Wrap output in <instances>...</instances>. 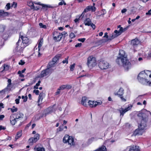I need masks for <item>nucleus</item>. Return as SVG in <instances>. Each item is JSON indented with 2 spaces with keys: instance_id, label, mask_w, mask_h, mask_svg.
<instances>
[{
  "instance_id": "obj_1",
  "label": "nucleus",
  "mask_w": 151,
  "mask_h": 151,
  "mask_svg": "<svg viewBox=\"0 0 151 151\" xmlns=\"http://www.w3.org/2000/svg\"><path fill=\"white\" fill-rule=\"evenodd\" d=\"M119 56L116 60V62L120 65H122L124 69L127 70L131 67V64L128 59L127 55L123 50L119 51Z\"/></svg>"
},
{
  "instance_id": "obj_2",
  "label": "nucleus",
  "mask_w": 151,
  "mask_h": 151,
  "mask_svg": "<svg viewBox=\"0 0 151 151\" xmlns=\"http://www.w3.org/2000/svg\"><path fill=\"white\" fill-rule=\"evenodd\" d=\"M28 42L27 37L21 36L17 43L16 47L15 49V52L18 55H21L24 48L27 45Z\"/></svg>"
},
{
  "instance_id": "obj_3",
  "label": "nucleus",
  "mask_w": 151,
  "mask_h": 151,
  "mask_svg": "<svg viewBox=\"0 0 151 151\" xmlns=\"http://www.w3.org/2000/svg\"><path fill=\"white\" fill-rule=\"evenodd\" d=\"M145 114L140 113L138 114V116H142L141 123L138 126V128L135 131L134 134V135H141L144 132V129L146 126V122L148 120L147 118H143Z\"/></svg>"
},
{
  "instance_id": "obj_4",
  "label": "nucleus",
  "mask_w": 151,
  "mask_h": 151,
  "mask_svg": "<svg viewBox=\"0 0 151 151\" xmlns=\"http://www.w3.org/2000/svg\"><path fill=\"white\" fill-rule=\"evenodd\" d=\"M24 114L20 112H17L15 114H13L10 116V121L12 125H14L18 119H21L24 117Z\"/></svg>"
},
{
  "instance_id": "obj_5",
  "label": "nucleus",
  "mask_w": 151,
  "mask_h": 151,
  "mask_svg": "<svg viewBox=\"0 0 151 151\" xmlns=\"http://www.w3.org/2000/svg\"><path fill=\"white\" fill-rule=\"evenodd\" d=\"M53 70L52 68L48 65L47 66V68L45 69L42 70L41 72V73L37 76V78L47 77L52 73Z\"/></svg>"
},
{
  "instance_id": "obj_6",
  "label": "nucleus",
  "mask_w": 151,
  "mask_h": 151,
  "mask_svg": "<svg viewBox=\"0 0 151 151\" xmlns=\"http://www.w3.org/2000/svg\"><path fill=\"white\" fill-rule=\"evenodd\" d=\"M63 142L64 143H68L70 146H74L75 143L74 138L71 136L66 134L63 139Z\"/></svg>"
},
{
  "instance_id": "obj_7",
  "label": "nucleus",
  "mask_w": 151,
  "mask_h": 151,
  "mask_svg": "<svg viewBox=\"0 0 151 151\" xmlns=\"http://www.w3.org/2000/svg\"><path fill=\"white\" fill-rule=\"evenodd\" d=\"M87 65L89 67L94 66L96 64V60L95 58L92 56H89L88 58Z\"/></svg>"
},
{
  "instance_id": "obj_8",
  "label": "nucleus",
  "mask_w": 151,
  "mask_h": 151,
  "mask_svg": "<svg viewBox=\"0 0 151 151\" xmlns=\"http://www.w3.org/2000/svg\"><path fill=\"white\" fill-rule=\"evenodd\" d=\"M7 82L8 84L6 87L4 89L0 91V96L4 94L6 91L11 90L12 88L11 80L10 79H8Z\"/></svg>"
},
{
  "instance_id": "obj_9",
  "label": "nucleus",
  "mask_w": 151,
  "mask_h": 151,
  "mask_svg": "<svg viewBox=\"0 0 151 151\" xmlns=\"http://www.w3.org/2000/svg\"><path fill=\"white\" fill-rule=\"evenodd\" d=\"M40 138V135L38 134H35L34 137L30 138L28 140V143L30 145H33L34 143L36 142Z\"/></svg>"
},
{
  "instance_id": "obj_10",
  "label": "nucleus",
  "mask_w": 151,
  "mask_h": 151,
  "mask_svg": "<svg viewBox=\"0 0 151 151\" xmlns=\"http://www.w3.org/2000/svg\"><path fill=\"white\" fill-rule=\"evenodd\" d=\"M132 105L131 104H129L128 105L127 107L125 109H124L122 107L119 109L118 110L120 113V116L122 117L125 113L131 109H132Z\"/></svg>"
},
{
  "instance_id": "obj_11",
  "label": "nucleus",
  "mask_w": 151,
  "mask_h": 151,
  "mask_svg": "<svg viewBox=\"0 0 151 151\" xmlns=\"http://www.w3.org/2000/svg\"><path fill=\"white\" fill-rule=\"evenodd\" d=\"M99 67L101 69H106L109 67V63L105 60L101 61L99 63Z\"/></svg>"
},
{
  "instance_id": "obj_12",
  "label": "nucleus",
  "mask_w": 151,
  "mask_h": 151,
  "mask_svg": "<svg viewBox=\"0 0 151 151\" xmlns=\"http://www.w3.org/2000/svg\"><path fill=\"white\" fill-rule=\"evenodd\" d=\"M140 41L138 39L135 38L132 40L131 42V45H132L131 49L133 50L134 52L136 51V48L137 47L140 43Z\"/></svg>"
},
{
  "instance_id": "obj_13",
  "label": "nucleus",
  "mask_w": 151,
  "mask_h": 151,
  "mask_svg": "<svg viewBox=\"0 0 151 151\" xmlns=\"http://www.w3.org/2000/svg\"><path fill=\"white\" fill-rule=\"evenodd\" d=\"M123 31V28L122 27H120L118 31L117 30H115L114 32V34H113L111 36H110L108 39L112 40L118 36L120 35Z\"/></svg>"
},
{
  "instance_id": "obj_14",
  "label": "nucleus",
  "mask_w": 151,
  "mask_h": 151,
  "mask_svg": "<svg viewBox=\"0 0 151 151\" xmlns=\"http://www.w3.org/2000/svg\"><path fill=\"white\" fill-rule=\"evenodd\" d=\"M102 102L101 101H92L89 100L88 102V104L90 107L91 108L95 107L97 106L101 105Z\"/></svg>"
},
{
  "instance_id": "obj_15",
  "label": "nucleus",
  "mask_w": 151,
  "mask_h": 151,
  "mask_svg": "<svg viewBox=\"0 0 151 151\" xmlns=\"http://www.w3.org/2000/svg\"><path fill=\"white\" fill-rule=\"evenodd\" d=\"M43 40L42 38H40L39 40V43L38 44V50H37V48H34L35 52V55L38 54V56L40 57L41 56V54L39 52L40 47L42 46L43 44Z\"/></svg>"
},
{
  "instance_id": "obj_16",
  "label": "nucleus",
  "mask_w": 151,
  "mask_h": 151,
  "mask_svg": "<svg viewBox=\"0 0 151 151\" xmlns=\"http://www.w3.org/2000/svg\"><path fill=\"white\" fill-rule=\"evenodd\" d=\"M53 37L55 41H59L62 37V35L59 32L55 31L54 32Z\"/></svg>"
},
{
  "instance_id": "obj_17",
  "label": "nucleus",
  "mask_w": 151,
  "mask_h": 151,
  "mask_svg": "<svg viewBox=\"0 0 151 151\" xmlns=\"http://www.w3.org/2000/svg\"><path fill=\"white\" fill-rule=\"evenodd\" d=\"M124 151H140L139 147L137 146H130L127 147Z\"/></svg>"
},
{
  "instance_id": "obj_18",
  "label": "nucleus",
  "mask_w": 151,
  "mask_h": 151,
  "mask_svg": "<svg viewBox=\"0 0 151 151\" xmlns=\"http://www.w3.org/2000/svg\"><path fill=\"white\" fill-rule=\"evenodd\" d=\"M60 56L61 55L60 54L56 55L52 59V61L49 63L48 65L52 68L54 64L57 61Z\"/></svg>"
},
{
  "instance_id": "obj_19",
  "label": "nucleus",
  "mask_w": 151,
  "mask_h": 151,
  "mask_svg": "<svg viewBox=\"0 0 151 151\" xmlns=\"http://www.w3.org/2000/svg\"><path fill=\"white\" fill-rule=\"evenodd\" d=\"M146 78H138V79L141 83L144 85L151 86V81H148Z\"/></svg>"
},
{
  "instance_id": "obj_20",
  "label": "nucleus",
  "mask_w": 151,
  "mask_h": 151,
  "mask_svg": "<svg viewBox=\"0 0 151 151\" xmlns=\"http://www.w3.org/2000/svg\"><path fill=\"white\" fill-rule=\"evenodd\" d=\"M42 6L41 9L44 12H46L49 8H52V7L51 5L49 4H41Z\"/></svg>"
},
{
  "instance_id": "obj_21",
  "label": "nucleus",
  "mask_w": 151,
  "mask_h": 151,
  "mask_svg": "<svg viewBox=\"0 0 151 151\" xmlns=\"http://www.w3.org/2000/svg\"><path fill=\"white\" fill-rule=\"evenodd\" d=\"M42 3L40 2H34L32 9L35 10H38L40 8V6H41Z\"/></svg>"
},
{
  "instance_id": "obj_22",
  "label": "nucleus",
  "mask_w": 151,
  "mask_h": 151,
  "mask_svg": "<svg viewBox=\"0 0 151 151\" xmlns=\"http://www.w3.org/2000/svg\"><path fill=\"white\" fill-rule=\"evenodd\" d=\"M34 150L35 151H45L44 148L41 145H37L35 147Z\"/></svg>"
},
{
  "instance_id": "obj_23",
  "label": "nucleus",
  "mask_w": 151,
  "mask_h": 151,
  "mask_svg": "<svg viewBox=\"0 0 151 151\" xmlns=\"http://www.w3.org/2000/svg\"><path fill=\"white\" fill-rule=\"evenodd\" d=\"M45 94L43 93H40L38 97V105H40V103H41L43 99L45 97Z\"/></svg>"
},
{
  "instance_id": "obj_24",
  "label": "nucleus",
  "mask_w": 151,
  "mask_h": 151,
  "mask_svg": "<svg viewBox=\"0 0 151 151\" xmlns=\"http://www.w3.org/2000/svg\"><path fill=\"white\" fill-rule=\"evenodd\" d=\"M89 101H88L87 98L85 97H83L82 98V100L81 101V103L82 104L83 106L86 107L88 105V102Z\"/></svg>"
},
{
  "instance_id": "obj_25",
  "label": "nucleus",
  "mask_w": 151,
  "mask_h": 151,
  "mask_svg": "<svg viewBox=\"0 0 151 151\" xmlns=\"http://www.w3.org/2000/svg\"><path fill=\"white\" fill-rule=\"evenodd\" d=\"M96 10V7L93 6H88L84 10V12H86L89 11L94 12Z\"/></svg>"
},
{
  "instance_id": "obj_26",
  "label": "nucleus",
  "mask_w": 151,
  "mask_h": 151,
  "mask_svg": "<svg viewBox=\"0 0 151 151\" xmlns=\"http://www.w3.org/2000/svg\"><path fill=\"white\" fill-rule=\"evenodd\" d=\"M138 78H147L145 73V71H143L140 72L138 76Z\"/></svg>"
},
{
  "instance_id": "obj_27",
  "label": "nucleus",
  "mask_w": 151,
  "mask_h": 151,
  "mask_svg": "<svg viewBox=\"0 0 151 151\" xmlns=\"http://www.w3.org/2000/svg\"><path fill=\"white\" fill-rule=\"evenodd\" d=\"M124 89L122 88H120L118 91L116 93H115V95H118L119 96L123 95L124 94Z\"/></svg>"
},
{
  "instance_id": "obj_28",
  "label": "nucleus",
  "mask_w": 151,
  "mask_h": 151,
  "mask_svg": "<svg viewBox=\"0 0 151 151\" xmlns=\"http://www.w3.org/2000/svg\"><path fill=\"white\" fill-rule=\"evenodd\" d=\"M84 23L85 25L90 26L91 24V19L89 18H87L84 21Z\"/></svg>"
},
{
  "instance_id": "obj_29",
  "label": "nucleus",
  "mask_w": 151,
  "mask_h": 151,
  "mask_svg": "<svg viewBox=\"0 0 151 151\" xmlns=\"http://www.w3.org/2000/svg\"><path fill=\"white\" fill-rule=\"evenodd\" d=\"M106 147L104 146H103L101 147L96 150L93 151H106Z\"/></svg>"
},
{
  "instance_id": "obj_30",
  "label": "nucleus",
  "mask_w": 151,
  "mask_h": 151,
  "mask_svg": "<svg viewBox=\"0 0 151 151\" xmlns=\"http://www.w3.org/2000/svg\"><path fill=\"white\" fill-rule=\"evenodd\" d=\"M1 68L3 69L2 71H6L9 70V67L8 65L7 64H5L1 67Z\"/></svg>"
},
{
  "instance_id": "obj_31",
  "label": "nucleus",
  "mask_w": 151,
  "mask_h": 151,
  "mask_svg": "<svg viewBox=\"0 0 151 151\" xmlns=\"http://www.w3.org/2000/svg\"><path fill=\"white\" fill-rule=\"evenodd\" d=\"M22 132L21 131H20L18 132L16 136L15 139H17L19 138H20L22 135Z\"/></svg>"
},
{
  "instance_id": "obj_32",
  "label": "nucleus",
  "mask_w": 151,
  "mask_h": 151,
  "mask_svg": "<svg viewBox=\"0 0 151 151\" xmlns=\"http://www.w3.org/2000/svg\"><path fill=\"white\" fill-rule=\"evenodd\" d=\"M69 112V110L68 109L66 108L64 112L63 113V114L62 116L63 117H64L68 114Z\"/></svg>"
},
{
  "instance_id": "obj_33",
  "label": "nucleus",
  "mask_w": 151,
  "mask_h": 151,
  "mask_svg": "<svg viewBox=\"0 0 151 151\" xmlns=\"http://www.w3.org/2000/svg\"><path fill=\"white\" fill-rule=\"evenodd\" d=\"M27 4L30 7L31 9H32L34 4V2H33L30 1H29L27 2Z\"/></svg>"
},
{
  "instance_id": "obj_34",
  "label": "nucleus",
  "mask_w": 151,
  "mask_h": 151,
  "mask_svg": "<svg viewBox=\"0 0 151 151\" xmlns=\"http://www.w3.org/2000/svg\"><path fill=\"white\" fill-rule=\"evenodd\" d=\"M145 73L147 78L149 76L150 78L151 79V71L149 70H146L145 71Z\"/></svg>"
},
{
  "instance_id": "obj_35",
  "label": "nucleus",
  "mask_w": 151,
  "mask_h": 151,
  "mask_svg": "<svg viewBox=\"0 0 151 151\" xmlns=\"http://www.w3.org/2000/svg\"><path fill=\"white\" fill-rule=\"evenodd\" d=\"M143 97V95H139L136 98V100L137 101H141L142 100Z\"/></svg>"
},
{
  "instance_id": "obj_36",
  "label": "nucleus",
  "mask_w": 151,
  "mask_h": 151,
  "mask_svg": "<svg viewBox=\"0 0 151 151\" xmlns=\"http://www.w3.org/2000/svg\"><path fill=\"white\" fill-rule=\"evenodd\" d=\"M8 15L7 12H5L3 11H0V16H5Z\"/></svg>"
},
{
  "instance_id": "obj_37",
  "label": "nucleus",
  "mask_w": 151,
  "mask_h": 151,
  "mask_svg": "<svg viewBox=\"0 0 151 151\" xmlns=\"http://www.w3.org/2000/svg\"><path fill=\"white\" fill-rule=\"evenodd\" d=\"M39 25L40 28H41L45 29H46V28H47V27L46 25H44V24H43L42 23H39Z\"/></svg>"
},
{
  "instance_id": "obj_38",
  "label": "nucleus",
  "mask_w": 151,
  "mask_h": 151,
  "mask_svg": "<svg viewBox=\"0 0 151 151\" xmlns=\"http://www.w3.org/2000/svg\"><path fill=\"white\" fill-rule=\"evenodd\" d=\"M111 35L109 36V37H108V33L107 32H106L104 33V36L103 37H106V38H107V39L106 40L105 42L108 41L109 40H109V37L110 36H111Z\"/></svg>"
},
{
  "instance_id": "obj_39",
  "label": "nucleus",
  "mask_w": 151,
  "mask_h": 151,
  "mask_svg": "<svg viewBox=\"0 0 151 151\" xmlns=\"http://www.w3.org/2000/svg\"><path fill=\"white\" fill-rule=\"evenodd\" d=\"M11 110L12 112L13 113L16 112L17 111V108H15L14 106H13L12 108L10 109Z\"/></svg>"
},
{
  "instance_id": "obj_40",
  "label": "nucleus",
  "mask_w": 151,
  "mask_h": 151,
  "mask_svg": "<svg viewBox=\"0 0 151 151\" xmlns=\"http://www.w3.org/2000/svg\"><path fill=\"white\" fill-rule=\"evenodd\" d=\"M5 29V26L3 25H0V32H3Z\"/></svg>"
},
{
  "instance_id": "obj_41",
  "label": "nucleus",
  "mask_w": 151,
  "mask_h": 151,
  "mask_svg": "<svg viewBox=\"0 0 151 151\" xmlns=\"http://www.w3.org/2000/svg\"><path fill=\"white\" fill-rule=\"evenodd\" d=\"M75 65V63H74L73 64L70 65V70L71 71H73L74 70Z\"/></svg>"
},
{
  "instance_id": "obj_42",
  "label": "nucleus",
  "mask_w": 151,
  "mask_h": 151,
  "mask_svg": "<svg viewBox=\"0 0 151 151\" xmlns=\"http://www.w3.org/2000/svg\"><path fill=\"white\" fill-rule=\"evenodd\" d=\"M52 108L51 107H49L47 108L46 111H47V114L51 113L52 111Z\"/></svg>"
},
{
  "instance_id": "obj_43",
  "label": "nucleus",
  "mask_w": 151,
  "mask_h": 151,
  "mask_svg": "<svg viewBox=\"0 0 151 151\" xmlns=\"http://www.w3.org/2000/svg\"><path fill=\"white\" fill-rule=\"evenodd\" d=\"M63 4L64 5H66V3L63 0H62L58 4L59 5H62Z\"/></svg>"
},
{
  "instance_id": "obj_44",
  "label": "nucleus",
  "mask_w": 151,
  "mask_h": 151,
  "mask_svg": "<svg viewBox=\"0 0 151 151\" xmlns=\"http://www.w3.org/2000/svg\"><path fill=\"white\" fill-rule=\"evenodd\" d=\"M77 17L78 18H76L74 20V21L76 23L77 22H79V21L80 20V19L81 18V16H77Z\"/></svg>"
},
{
  "instance_id": "obj_45",
  "label": "nucleus",
  "mask_w": 151,
  "mask_h": 151,
  "mask_svg": "<svg viewBox=\"0 0 151 151\" xmlns=\"http://www.w3.org/2000/svg\"><path fill=\"white\" fill-rule=\"evenodd\" d=\"M22 99H24V101L26 102L27 101V96H22Z\"/></svg>"
},
{
  "instance_id": "obj_46",
  "label": "nucleus",
  "mask_w": 151,
  "mask_h": 151,
  "mask_svg": "<svg viewBox=\"0 0 151 151\" xmlns=\"http://www.w3.org/2000/svg\"><path fill=\"white\" fill-rule=\"evenodd\" d=\"M101 14L100 16L104 15L106 13V12L105 9H103L101 12Z\"/></svg>"
},
{
  "instance_id": "obj_47",
  "label": "nucleus",
  "mask_w": 151,
  "mask_h": 151,
  "mask_svg": "<svg viewBox=\"0 0 151 151\" xmlns=\"http://www.w3.org/2000/svg\"><path fill=\"white\" fill-rule=\"evenodd\" d=\"M69 36H70V37L71 39L74 38L75 37V36L74 34L72 32L70 33V35Z\"/></svg>"
},
{
  "instance_id": "obj_48",
  "label": "nucleus",
  "mask_w": 151,
  "mask_h": 151,
  "mask_svg": "<svg viewBox=\"0 0 151 151\" xmlns=\"http://www.w3.org/2000/svg\"><path fill=\"white\" fill-rule=\"evenodd\" d=\"M111 141L110 140H108L105 141L104 143V144L105 145H108L109 144H110L111 142Z\"/></svg>"
},
{
  "instance_id": "obj_49",
  "label": "nucleus",
  "mask_w": 151,
  "mask_h": 151,
  "mask_svg": "<svg viewBox=\"0 0 151 151\" xmlns=\"http://www.w3.org/2000/svg\"><path fill=\"white\" fill-rule=\"evenodd\" d=\"M68 57L67 58H65V60H63V61L62 62L63 63H68Z\"/></svg>"
},
{
  "instance_id": "obj_50",
  "label": "nucleus",
  "mask_w": 151,
  "mask_h": 151,
  "mask_svg": "<svg viewBox=\"0 0 151 151\" xmlns=\"http://www.w3.org/2000/svg\"><path fill=\"white\" fill-rule=\"evenodd\" d=\"M85 40H86L85 38H79L78 39V40L79 41L81 42H84Z\"/></svg>"
},
{
  "instance_id": "obj_51",
  "label": "nucleus",
  "mask_w": 151,
  "mask_h": 151,
  "mask_svg": "<svg viewBox=\"0 0 151 151\" xmlns=\"http://www.w3.org/2000/svg\"><path fill=\"white\" fill-rule=\"evenodd\" d=\"M119 96L122 101L125 102L126 101V99L124 98L122 95Z\"/></svg>"
},
{
  "instance_id": "obj_52",
  "label": "nucleus",
  "mask_w": 151,
  "mask_h": 151,
  "mask_svg": "<svg viewBox=\"0 0 151 151\" xmlns=\"http://www.w3.org/2000/svg\"><path fill=\"white\" fill-rule=\"evenodd\" d=\"M18 74L19 75V76L21 77L22 78H23L24 76V75L22 74V73L21 72V71L20 70H19L18 72Z\"/></svg>"
},
{
  "instance_id": "obj_53",
  "label": "nucleus",
  "mask_w": 151,
  "mask_h": 151,
  "mask_svg": "<svg viewBox=\"0 0 151 151\" xmlns=\"http://www.w3.org/2000/svg\"><path fill=\"white\" fill-rule=\"evenodd\" d=\"M25 63V62L22 60H21L19 63V64L21 65H23Z\"/></svg>"
},
{
  "instance_id": "obj_54",
  "label": "nucleus",
  "mask_w": 151,
  "mask_h": 151,
  "mask_svg": "<svg viewBox=\"0 0 151 151\" xmlns=\"http://www.w3.org/2000/svg\"><path fill=\"white\" fill-rule=\"evenodd\" d=\"M34 93H35L36 95H38L39 93V91L38 90H35L33 91Z\"/></svg>"
},
{
  "instance_id": "obj_55",
  "label": "nucleus",
  "mask_w": 151,
  "mask_h": 151,
  "mask_svg": "<svg viewBox=\"0 0 151 151\" xmlns=\"http://www.w3.org/2000/svg\"><path fill=\"white\" fill-rule=\"evenodd\" d=\"M134 12L133 11V9L130 10L129 12V14H134Z\"/></svg>"
},
{
  "instance_id": "obj_56",
  "label": "nucleus",
  "mask_w": 151,
  "mask_h": 151,
  "mask_svg": "<svg viewBox=\"0 0 151 151\" xmlns=\"http://www.w3.org/2000/svg\"><path fill=\"white\" fill-rule=\"evenodd\" d=\"M82 45V44L81 43H78L77 44L75 45V47H80Z\"/></svg>"
},
{
  "instance_id": "obj_57",
  "label": "nucleus",
  "mask_w": 151,
  "mask_h": 151,
  "mask_svg": "<svg viewBox=\"0 0 151 151\" xmlns=\"http://www.w3.org/2000/svg\"><path fill=\"white\" fill-rule=\"evenodd\" d=\"M65 88V85H63L60 86L59 89H60V90H63Z\"/></svg>"
},
{
  "instance_id": "obj_58",
  "label": "nucleus",
  "mask_w": 151,
  "mask_h": 151,
  "mask_svg": "<svg viewBox=\"0 0 151 151\" xmlns=\"http://www.w3.org/2000/svg\"><path fill=\"white\" fill-rule=\"evenodd\" d=\"M6 7L7 10L9 9L10 8V4L8 3L6 5Z\"/></svg>"
},
{
  "instance_id": "obj_59",
  "label": "nucleus",
  "mask_w": 151,
  "mask_h": 151,
  "mask_svg": "<svg viewBox=\"0 0 151 151\" xmlns=\"http://www.w3.org/2000/svg\"><path fill=\"white\" fill-rule=\"evenodd\" d=\"M147 57L148 58H151V51L148 52Z\"/></svg>"
},
{
  "instance_id": "obj_60",
  "label": "nucleus",
  "mask_w": 151,
  "mask_h": 151,
  "mask_svg": "<svg viewBox=\"0 0 151 151\" xmlns=\"http://www.w3.org/2000/svg\"><path fill=\"white\" fill-rule=\"evenodd\" d=\"M95 139L93 137H92L89 139L88 140V142H91L92 141H94Z\"/></svg>"
},
{
  "instance_id": "obj_61",
  "label": "nucleus",
  "mask_w": 151,
  "mask_h": 151,
  "mask_svg": "<svg viewBox=\"0 0 151 151\" xmlns=\"http://www.w3.org/2000/svg\"><path fill=\"white\" fill-rule=\"evenodd\" d=\"M127 11V9H123L121 11V12L122 13H124L126 12Z\"/></svg>"
},
{
  "instance_id": "obj_62",
  "label": "nucleus",
  "mask_w": 151,
  "mask_h": 151,
  "mask_svg": "<svg viewBox=\"0 0 151 151\" xmlns=\"http://www.w3.org/2000/svg\"><path fill=\"white\" fill-rule=\"evenodd\" d=\"M4 117V115H0V120H2Z\"/></svg>"
},
{
  "instance_id": "obj_63",
  "label": "nucleus",
  "mask_w": 151,
  "mask_h": 151,
  "mask_svg": "<svg viewBox=\"0 0 151 151\" xmlns=\"http://www.w3.org/2000/svg\"><path fill=\"white\" fill-rule=\"evenodd\" d=\"M90 25L93 29H94L95 28V25L93 23H91Z\"/></svg>"
},
{
  "instance_id": "obj_64",
  "label": "nucleus",
  "mask_w": 151,
  "mask_h": 151,
  "mask_svg": "<svg viewBox=\"0 0 151 151\" xmlns=\"http://www.w3.org/2000/svg\"><path fill=\"white\" fill-rule=\"evenodd\" d=\"M146 14L147 15H151V12H150V11L149 10L146 13Z\"/></svg>"
}]
</instances>
